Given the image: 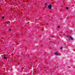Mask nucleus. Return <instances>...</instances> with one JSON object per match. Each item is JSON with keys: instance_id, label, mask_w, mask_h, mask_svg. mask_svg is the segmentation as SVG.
Listing matches in <instances>:
<instances>
[{"instance_id": "nucleus-6", "label": "nucleus", "mask_w": 75, "mask_h": 75, "mask_svg": "<svg viewBox=\"0 0 75 75\" xmlns=\"http://www.w3.org/2000/svg\"><path fill=\"white\" fill-rule=\"evenodd\" d=\"M66 8L67 10H69V8L68 7H66Z\"/></svg>"}, {"instance_id": "nucleus-10", "label": "nucleus", "mask_w": 75, "mask_h": 75, "mask_svg": "<svg viewBox=\"0 0 75 75\" xmlns=\"http://www.w3.org/2000/svg\"><path fill=\"white\" fill-rule=\"evenodd\" d=\"M57 27H58V28H59V27H60V26H57Z\"/></svg>"}, {"instance_id": "nucleus-9", "label": "nucleus", "mask_w": 75, "mask_h": 75, "mask_svg": "<svg viewBox=\"0 0 75 75\" xmlns=\"http://www.w3.org/2000/svg\"><path fill=\"white\" fill-rule=\"evenodd\" d=\"M71 40H74V39L72 37H71Z\"/></svg>"}, {"instance_id": "nucleus-3", "label": "nucleus", "mask_w": 75, "mask_h": 75, "mask_svg": "<svg viewBox=\"0 0 75 75\" xmlns=\"http://www.w3.org/2000/svg\"><path fill=\"white\" fill-rule=\"evenodd\" d=\"M4 58L5 59H6L7 58V57H6V56H4Z\"/></svg>"}, {"instance_id": "nucleus-2", "label": "nucleus", "mask_w": 75, "mask_h": 75, "mask_svg": "<svg viewBox=\"0 0 75 75\" xmlns=\"http://www.w3.org/2000/svg\"><path fill=\"white\" fill-rule=\"evenodd\" d=\"M55 55H59V53L57 52H55L54 53Z\"/></svg>"}, {"instance_id": "nucleus-1", "label": "nucleus", "mask_w": 75, "mask_h": 75, "mask_svg": "<svg viewBox=\"0 0 75 75\" xmlns=\"http://www.w3.org/2000/svg\"><path fill=\"white\" fill-rule=\"evenodd\" d=\"M48 8L49 9H51V8H52V5L51 4L49 5Z\"/></svg>"}, {"instance_id": "nucleus-13", "label": "nucleus", "mask_w": 75, "mask_h": 75, "mask_svg": "<svg viewBox=\"0 0 75 75\" xmlns=\"http://www.w3.org/2000/svg\"><path fill=\"white\" fill-rule=\"evenodd\" d=\"M35 72H36V71H35Z\"/></svg>"}, {"instance_id": "nucleus-4", "label": "nucleus", "mask_w": 75, "mask_h": 75, "mask_svg": "<svg viewBox=\"0 0 75 75\" xmlns=\"http://www.w3.org/2000/svg\"><path fill=\"white\" fill-rule=\"evenodd\" d=\"M1 18H2L3 19H4V16H2L1 17Z\"/></svg>"}, {"instance_id": "nucleus-7", "label": "nucleus", "mask_w": 75, "mask_h": 75, "mask_svg": "<svg viewBox=\"0 0 75 75\" xmlns=\"http://www.w3.org/2000/svg\"><path fill=\"white\" fill-rule=\"evenodd\" d=\"M71 38V37L70 36H69V38L70 39Z\"/></svg>"}, {"instance_id": "nucleus-12", "label": "nucleus", "mask_w": 75, "mask_h": 75, "mask_svg": "<svg viewBox=\"0 0 75 75\" xmlns=\"http://www.w3.org/2000/svg\"><path fill=\"white\" fill-rule=\"evenodd\" d=\"M62 47H61L60 48V50H62Z\"/></svg>"}, {"instance_id": "nucleus-11", "label": "nucleus", "mask_w": 75, "mask_h": 75, "mask_svg": "<svg viewBox=\"0 0 75 75\" xmlns=\"http://www.w3.org/2000/svg\"><path fill=\"white\" fill-rule=\"evenodd\" d=\"M11 29H9V31H11Z\"/></svg>"}, {"instance_id": "nucleus-8", "label": "nucleus", "mask_w": 75, "mask_h": 75, "mask_svg": "<svg viewBox=\"0 0 75 75\" xmlns=\"http://www.w3.org/2000/svg\"><path fill=\"white\" fill-rule=\"evenodd\" d=\"M47 3H46L45 4V6H47Z\"/></svg>"}, {"instance_id": "nucleus-5", "label": "nucleus", "mask_w": 75, "mask_h": 75, "mask_svg": "<svg viewBox=\"0 0 75 75\" xmlns=\"http://www.w3.org/2000/svg\"><path fill=\"white\" fill-rule=\"evenodd\" d=\"M66 37H67V38H69V36L66 35Z\"/></svg>"}]
</instances>
